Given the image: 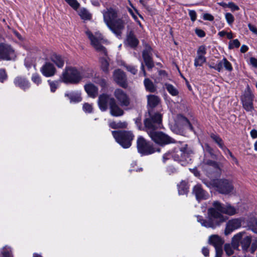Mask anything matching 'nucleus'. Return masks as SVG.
Returning a JSON list of instances; mask_svg holds the SVG:
<instances>
[{
	"label": "nucleus",
	"instance_id": "nucleus-3",
	"mask_svg": "<svg viewBox=\"0 0 257 257\" xmlns=\"http://www.w3.org/2000/svg\"><path fill=\"white\" fill-rule=\"evenodd\" d=\"M88 77L82 68L67 66L62 72L60 79L64 83L76 84L84 78Z\"/></svg>",
	"mask_w": 257,
	"mask_h": 257
},
{
	"label": "nucleus",
	"instance_id": "nucleus-15",
	"mask_svg": "<svg viewBox=\"0 0 257 257\" xmlns=\"http://www.w3.org/2000/svg\"><path fill=\"white\" fill-rule=\"evenodd\" d=\"M206 47L204 45L199 46L197 51V55L194 59V66L196 67L202 66L206 62Z\"/></svg>",
	"mask_w": 257,
	"mask_h": 257
},
{
	"label": "nucleus",
	"instance_id": "nucleus-40",
	"mask_svg": "<svg viewBox=\"0 0 257 257\" xmlns=\"http://www.w3.org/2000/svg\"><path fill=\"white\" fill-rule=\"evenodd\" d=\"M32 81L37 85L42 83L41 76L37 73L33 74L31 78Z\"/></svg>",
	"mask_w": 257,
	"mask_h": 257
},
{
	"label": "nucleus",
	"instance_id": "nucleus-43",
	"mask_svg": "<svg viewBox=\"0 0 257 257\" xmlns=\"http://www.w3.org/2000/svg\"><path fill=\"white\" fill-rule=\"evenodd\" d=\"M225 18L229 26H231L234 21V16L229 13H227L225 14Z\"/></svg>",
	"mask_w": 257,
	"mask_h": 257
},
{
	"label": "nucleus",
	"instance_id": "nucleus-9",
	"mask_svg": "<svg viewBox=\"0 0 257 257\" xmlns=\"http://www.w3.org/2000/svg\"><path fill=\"white\" fill-rule=\"evenodd\" d=\"M254 95L248 86L245 89L241 96V101L243 108L247 112H252L254 110L253 101Z\"/></svg>",
	"mask_w": 257,
	"mask_h": 257
},
{
	"label": "nucleus",
	"instance_id": "nucleus-33",
	"mask_svg": "<svg viewBox=\"0 0 257 257\" xmlns=\"http://www.w3.org/2000/svg\"><path fill=\"white\" fill-rule=\"evenodd\" d=\"M164 87L172 96H176L179 94L178 90L173 85L168 83H165L164 85Z\"/></svg>",
	"mask_w": 257,
	"mask_h": 257
},
{
	"label": "nucleus",
	"instance_id": "nucleus-17",
	"mask_svg": "<svg viewBox=\"0 0 257 257\" xmlns=\"http://www.w3.org/2000/svg\"><path fill=\"white\" fill-rule=\"evenodd\" d=\"M110 113L113 116H120L123 114V110L116 103L114 98L110 99V103L109 106Z\"/></svg>",
	"mask_w": 257,
	"mask_h": 257
},
{
	"label": "nucleus",
	"instance_id": "nucleus-24",
	"mask_svg": "<svg viewBox=\"0 0 257 257\" xmlns=\"http://www.w3.org/2000/svg\"><path fill=\"white\" fill-rule=\"evenodd\" d=\"M151 48L149 47L143 52V57L146 66L151 69L154 66L153 62L150 56Z\"/></svg>",
	"mask_w": 257,
	"mask_h": 257
},
{
	"label": "nucleus",
	"instance_id": "nucleus-57",
	"mask_svg": "<svg viewBox=\"0 0 257 257\" xmlns=\"http://www.w3.org/2000/svg\"><path fill=\"white\" fill-rule=\"evenodd\" d=\"M167 172L169 175H171L176 173L177 170L173 166H169L167 169Z\"/></svg>",
	"mask_w": 257,
	"mask_h": 257
},
{
	"label": "nucleus",
	"instance_id": "nucleus-42",
	"mask_svg": "<svg viewBox=\"0 0 257 257\" xmlns=\"http://www.w3.org/2000/svg\"><path fill=\"white\" fill-rule=\"evenodd\" d=\"M3 257H12L11 255V249L7 246H5L2 250Z\"/></svg>",
	"mask_w": 257,
	"mask_h": 257
},
{
	"label": "nucleus",
	"instance_id": "nucleus-54",
	"mask_svg": "<svg viewBox=\"0 0 257 257\" xmlns=\"http://www.w3.org/2000/svg\"><path fill=\"white\" fill-rule=\"evenodd\" d=\"M195 32L196 34L200 38L204 37L205 36V33L201 29H196Z\"/></svg>",
	"mask_w": 257,
	"mask_h": 257
},
{
	"label": "nucleus",
	"instance_id": "nucleus-36",
	"mask_svg": "<svg viewBox=\"0 0 257 257\" xmlns=\"http://www.w3.org/2000/svg\"><path fill=\"white\" fill-rule=\"evenodd\" d=\"M178 187V193L180 195H183L187 193L188 187L185 181H182Z\"/></svg>",
	"mask_w": 257,
	"mask_h": 257
},
{
	"label": "nucleus",
	"instance_id": "nucleus-13",
	"mask_svg": "<svg viewBox=\"0 0 257 257\" xmlns=\"http://www.w3.org/2000/svg\"><path fill=\"white\" fill-rule=\"evenodd\" d=\"M102 13L104 22L108 26L118 18L119 11L117 9L110 7L104 10Z\"/></svg>",
	"mask_w": 257,
	"mask_h": 257
},
{
	"label": "nucleus",
	"instance_id": "nucleus-23",
	"mask_svg": "<svg viewBox=\"0 0 257 257\" xmlns=\"http://www.w3.org/2000/svg\"><path fill=\"white\" fill-rule=\"evenodd\" d=\"M223 68L229 72H231L233 70L231 64L225 58H223L217 63V67L216 68V70L218 72H220Z\"/></svg>",
	"mask_w": 257,
	"mask_h": 257
},
{
	"label": "nucleus",
	"instance_id": "nucleus-49",
	"mask_svg": "<svg viewBox=\"0 0 257 257\" xmlns=\"http://www.w3.org/2000/svg\"><path fill=\"white\" fill-rule=\"evenodd\" d=\"M83 109L85 112L90 113L93 109L92 106L90 104L85 103L83 104Z\"/></svg>",
	"mask_w": 257,
	"mask_h": 257
},
{
	"label": "nucleus",
	"instance_id": "nucleus-2",
	"mask_svg": "<svg viewBox=\"0 0 257 257\" xmlns=\"http://www.w3.org/2000/svg\"><path fill=\"white\" fill-rule=\"evenodd\" d=\"M162 116L158 112H152L150 110L144 121L145 129L151 139L156 144L164 146L175 143L174 140L162 132L156 131L162 127Z\"/></svg>",
	"mask_w": 257,
	"mask_h": 257
},
{
	"label": "nucleus",
	"instance_id": "nucleus-64",
	"mask_svg": "<svg viewBox=\"0 0 257 257\" xmlns=\"http://www.w3.org/2000/svg\"><path fill=\"white\" fill-rule=\"evenodd\" d=\"M257 248V241L252 242L251 247V252L253 253Z\"/></svg>",
	"mask_w": 257,
	"mask_h": 257
},
{
	"label": "nucleus",
	"instance_id": "nucleus-48",
	"mask_svg": "<svg viewBox=\"0 0 257 257\" xmlns=\"http://www.w3.org/2000/svg\"><path fill=\"white\" fill-rule=\"evenodd\" d=\"M94 82L100 85L102 88H105L107 85L106 81L103 78H97Z\"/></svg>",
	"mask_w": 257,
	"mask_h": 257
},
{
	"label": "nucleus",
	"instance_id": "nucleus-50",
	"mask_svg": "<svg viewBox=\"0 0 257 257\" xmlns=\"http://www.w3.org/2000/svg\"><path fill=\"white\" fill-rule=\"evenodd\" d=\"M224 250L228 255H230L233 253V249L230 244H226L224 245Z\"/></svg>",
	"mask_w": 257,
	"mask_h": 257
},
{
	"label": "nucleus",
	"instance_id": "nucleus-62",
	"mask_svg": "<svg viewBox=\"0 0 257 257\" xmlns=\"http://www.w3.org/2000/svg\"><path fill=\"white\" fill-rule=\"evenodd\" d=\"M248 27L250 31L257 35V30L255 27L251 25L250 24H248Z\"/></svg>",
	"mask_w": 257,
	"mask_h": 257
},
{
	"label": "nucleus",
	"instance_id": "nucleus-31",
	"mask_svg": "<svg viewBox=\"0 0 257 257\" xmlns=\"http://www.w3.org/2000/svg\"><path fill=\"white\" fill-rule=\"evenodd\" d=\"M148 104L149 107L154 108L156 107L160 102V98L155 95H149L147 96Z\"/></svg>",
	"mask_w": 257,
	"mask_h": 257
},
{
	"label": "nucleus",
	"instance_id": "nucleus-63",
	"mask_svg": "<svg viewBox=\"0 0 257 257\" xmlns=\"http://www.w3.org/2000/svg\"><path fill=\"white\" fill-rule=\"evenodd\" d=\"M250 136L252 139L257 138V130L253 129L250 132Z\"/></svg>",
	"mask_w": 257,
	"mask_h": 257
},
{
	"label": "nucleus",
	"instance_id": "nucleus-5",
	"mask_svg": "<svg viewBox=\"0 0 257 257\" xmlns=\"http://www.w3.org/2000/svg\"><path fill=\"white\" fill-rule=\"evenodd\" d=\"M112 135L115 141L123 148H128L132 145L134 136L130 131H112Z\"/></svg>",
	"mask_w": 257,
	"mask_h": 257
},
{
	"label": "nucleus",
	"instance_id": "nucleus-25",
	"mask_svg": "<svg viewBox=\"0 0 257 257\" xmlns=\"http://www.w3.org/2000/svg\"><path fill=\"white\" fill-rule=\"evenodd\" d=\"M85 90L88 95L93 98L95 97L98 94V88L92 83L86 84L84 86Z\"/></svg>",
	"mask_w": 257,
	"mask_h": 257
},
{
	"label": "nucleus",
	"instance_id": "nucleus-55",
	"mask_svg": "<svg viewBox=\"0 0 257 257\" xmlns=\"http://www.w3.org/2000/svg\"><path fill=\"white\" fill-rule=\"evenodd\" d=\"M172 152H169L165 154L163 157V162L165 163L167 160H169L171 158H172Z\"/></svg>",
	"mask_w": 257,
	"mask_h": 257
},
{
	"label": "nucleus",
	"instance_id": "nucleus-52",
	"mask_svg": "<svg viewBox=\"0 0 257 257\" xmlns=\"http://www.w3.org/2000/svg\"><path fill=\"white\" fill-rule=\"evenodd\" d=\"M189 15L192 21L194 22L196 20V13L194 10H190L189 11Z\"/></svg>",
	"mask_w": 257,
	"mask_h": 257
},
{
	"label": "nucleus",
	"instance_id": "nucleus-22",
	"mask_svg": "<svg viewBox=\"0 0 257 257\" xmlns=\"http://www.w3.org/2000/svg\"><path fill=\"white\" fill-rule=\"evenodd\" d=\"M193 193L198 200L206 199L209 196V194L202 188L200 185H196L194 187Z\"/></svg>",
	"mask_w": 257,
	"mask_h": 257
},
{
	"label": "nucleus",
	"instance_id": "nucleus-61",
	"mask_svg": "<svg viewBox=\"0 0 257 257\" xmlns=\"http://www.w3.org/2000/svg\"><path fill=\"white\" fill-rule=\"evenodd\" d=\"M250 64L254 67L257 68V59L254 57H251L250 58Z\"/></svg>",
	"mask_w": 257,
	"mask_h": 257
},
{
	"label": "nucleus",
	"instance_id": "nucleus-19",
	"mask_svg": "<svg viewBox=\"0 0 257 257\" xmlns=\"http://www.w3.org/2000/svg\"><path fill=\"white\" fill-rule=\"evenodd\" d=\"M40 71L44 76L47 77L53 76L56 73L55 67L50 62H46L41 68Z\"/></svg>",
	"mask_w": 257,
	"mask_h": 257
},
{
	"label": "nucleus",
	"instance_id": "nucleus-6",
	"mask_svg": "<svg viewBox=\"0 0 257 257\" xmlns=\"http://www.w3.org/2000/svg\"><path fill=\"white\" fill-rule=\"evenodd\" d=\"M86 34L91 41V44L95 49L100 52L102 56H106L107 52L105 48L101 45L105 41L102 35L99 32H96L94 35L90 31H87Z\"/></svg>",
	"mask_w": 257,
	"mask_h": 257
},
{
	"label": "nucleus",
	"instance_id": "nucleus-59",
	"mask_svg": "<svg viewBox=\"0 0 257 257\" xmlns=\"http://www.w3.org/2000/svg\"><path fill=\"white\" fill-rule=\"evenodd\" d=\"M216 250L215 257H221L222 253V246L215 248Z\"/></svg>",
	"mask_w": 257,
	"mask_h": 257
},
{
	"label": "nucleus",
	"instance_id": "nucleus-60",
	"mask_svg": "<svg viewBox=\"0 0 257 257\" xmlns=\"http://www.w3.org/2000/svg\"><path fill=\"white\" fill-rule=\"evenodd\" d=\"M226 152H228V155L230 156V158H231L232 160L237 165L238 164V161L237 159L233 155L232 153L230 151L229 149L227 150V151H226Z\"/></svg>",
	"mask_w": 257,
	"mask_h": 257
},
{
	"label": "nucleus",
	"instance_id": "nucleus-56",
	"mask_svg": "<svg viewBox=\"0 0 257 257\" xmlns=\"http://www.w3.org/2000/svg\"><path fill=\"white\" fill-rule=\"evenodd\" d=\"M128 11L129 12V13H130V14L132 15V16L133 17V18H134V19L137 22V23L140 26H142V25H141V23L140 22V21L138 20V18L137 17V16H136L135 15V14L134 13L133 10L131 9H128Z\"/></svg>",
	"mask_w": 257,
	"mask_h": 257
},
{
	"label": "nucleus",
	"instance_id": "nucleus-16",
	"mask_svg": "<svg viewBox=\"0 0 257 257\" xmlns=\"http://www.w3.org/2000/svg\"><path fill=\"white\" fill-rule=\"evenodd\" d=\"M113 78L114 81L120 86L126 88L127 83L124 73L120 69L115 70L113 72Z\"/></svg>",
	"mask_w": 257,
	"mask_h": 257
},
{
	"label": "nucleus",
	"instance_id": "nucleus-18",
	"mask_svg": "<svg viewBox=\"0 0 257 257\" xmlns=\"http://www.w3.org/2000/svg\"><path fill=\"white\" fill-rule=\"evenodd\" d=\"M113 98L111 97L109 95L106 94H102L99 96L98 100V104L100 109L104 111L107 109L108 104L109 106L110 103V99Z\"/></svg>",
	"mask_w": 257,
	"mask_h": 257
},
{
	"label": "nucleus",
	"instance_id": "nucleus-12",
	"mask_svg": "<svg viewBox=\"0 0 257 257\" xmlns=\"http://www.w3.org/2000/svg\"><path fill=\"white\" fill-rule=\"evenodd\" d=\"M113 95L118 104L121 107H127L130 105L131 100L128 94L120 88L115 89Z\"/></svg>",
	"mask_w": 257,
	"mask_h": 257
},
{
	"label": "nucleus",
	"instance_id": "nucleus-37",
	"mask_svg": "<svg viewBox=\"0 0 257 257\" xmlns=\"http://www.w3.org/2000/svg\"><path fill=\"white\" fill-rule=\"evenodd\" d=\"M79 15L84 20H90L91 18L90 14L85 9H81L79 12Z\"/></svg>",
	"mask_w": 257,
	"mask_h": 257
},
{
	"label": "nucleus",
	"instance_id": "nucleus-7",
	"mask_svg": "<svg viewBox=\"0 0 257 257\" xmlns=\"http://www.w3.org/2000/svg\"><path fill=\"white\" fill-rule=\"evenodd\" d=\"M128 20V16L123 15L121 18H116L107 27L116 36H120L122 31L124 30Z\"/></svg>",
	"mask_w": 257,
	"mask_h": 257
},
{
	"label": "nucleus",
	"instance_id": "nucleus-30",
	"mask_svg": "<svg viewBox=\"0 0 257 257\" xmlns=\"http://www.w3.org/2000/svg\"><path fill=\"white\" fill-rule=\"evenodd\" d=\"M176 122L179 125L186 126L191 130H193L192 126L189 120L182 115L179 114L177 115Z\"/></svg>",
	"mask_w": 257,
	"mask_h": 257
},
{
	"label": "nucleus",
	"instance_id": "nucleus-39",
	"mask_svg": "<svg viewBox=\"0 0 257 257\" xmlns=\"http://www.w3.org/2000/svg\"><path fill=\"white\" fill-rule=\"evenodd\" d=\"M110 126L113 128H125L127 126V123L126 122H113L110 124Z\"/></svg>",
	"mask_w": 257,
	"mask_h": 257
},
{
	"label": "nucleus",
	"instance_id": "nucleus-29",
	"mask_svg": "<svg viewBox=\"0 0 257 257\" xmlns=\"http://www.w3.org/2000/svg\"><path fill=\"white\" fill-rule=\"evenodd\" d=\"M51 60L59 68L63 67L64 65L65 61L64 59L61 56L55 53L51 55Z\"/></svg>",
	"mask_w": 257,
	"mask_h": 257
},
{
	"label": "nucleus",
	"instance_id": "nucleus-10",
	"mask_svg": "<svg viewBox=\"0 0 257 257\" xmlns=\"http://www.w3.org/2000/svg\"><path fill=\"white\" fill-rule=\"evenodd\" d=\"M243 232H239L234 235L232 239V245L234 248H237L240 242L242 249L246 251L250 245L251 238L250 236H246L243 238Z\"/></svg>",
	"mask_w": 257,
	"mask_h": 257
},
{
	"label": "nucleus",
	"instance_id": "nucleus-58",
	"mask_svg": "<svg viewBox=\"0 0 257 257\" xmlns=\"http://www.w3.org/2000/svg\"><path fill=\"white\" fill-rule=\"evenodd\" d=\"M203 19L205 20H208L210 21H212L214 20V17L211 14L206 13V14H204L203 15Z\"/></svg>",
	"mask_w": 257,
	"mask_h": 257
},
{
	"label": "nucleus",
	"instance_id": "nucleus-44",
	"mask_svg": "<svg viewBox=\"0 0 257 257\" xmlns=\"http://www.w3.org/2000/svg\"><path fill=\"white\" fill-rule=\"evenodd\" d=\"M73 9L77 10L79 7V4L76 0H65Z\"/></svg>",
	"mask_w": 257,
	"mask_h": 257
},
{
	"label": "nucleus",
	"instance_id": "nucleus-51",
	"mask_svg": "<svg viewBox=\"0 0 257 257\" xmlns=\"http://www.w3.org/2000/svg\"><path fill=\"white\" fill-rule=\"evenodd\" d=\"M228 8L233 12L238 11L239 9V7L233 2L228 3Z\"/></svg>",
	"mask_w": 257,
	"mask_h": 257
},
{
	"label": "nucleus",
	"instance_id": "nucleus-47",
	"mask_svg": "<svg viewBox=\"0 0 257 257\" xmlns=\"http://www.w3.org/2000/svg\"><path fill=\"white\" fill-rule=\"evenodd\" d=\"M8 78L6 70L4 69H0V82H4Z\"/></svg>",
	"mask_w": 257,
	"mask_h": 257
},
{
	"label": "nucleus",
	"instance_id": "nucleus-53",
	"mask_svg": "<svg viewBox=\"0 0 257 257\" xmlns=\"http://www.w3.org/2000/svg\"><path fill=\"white\" fill-rule=\"evenodd\" d=\"M127 71H130L133 74H136L137 72V70L135 67L131 65L126 66Z\"/></svg>",
	"mask_w": 257,
	"mask_h": 257
},
{
	"label": "nucleus",
	"instance_id": "nucleus-11",
	"mask_svg": "<svg viewBox=\"0 0 257 257\" xmlns=\"http://www.w3.org/2000/svg\"><path fill=\"white\" fill-rule=\"evenodd\" d=\"M137 148L139 152L143 155H149L156 152L152 145L141 136L138 138Z\"/></svg>",
	"mask_w": 257,
	"mask_h": 257
},
{
	"label": "nucleus",
	"instance_id": "nucleus-34",
	"mask_svg": "<svg viewBox=\"0 0 257 257\" xmlns=\"http://www.w3.org/2000/svg\"><path fill=\"white\" fill-rule=\"evenodd\" d=\"M202 164L204 165H207L209 167H212L214 169L220 170L218 163L214 161L210 160L207 159L206 155H204V158L203 159Z\"/></svg>",
	"mask_w": 257,
	"mask_h": 257
},
{
	"label": "nucleus",
	"instance_id": "nucleus-21",
	"mask_svg": "<svg viewBox=\"0 0 257 257\" xmlns=\"http://www.w3.org/2000/svg\"><path fill=\"white\" fill-rule=\"evenodd\" d=\"M14 83L16 86L25 90L30 88L31 84L29 80L25 77L18 76L14 79Z\"/></svg>",
	"mask_w": 257,
	"mask_h": 257
},
{
	"label": "nucleus",
	"instance_id": "nucleus-46",
	"mask_svg": "<svg viewBox=\"0 0 257 257\" xmlns=\"http://www.w3.org/2000/svg\"><path fill=\"white\" fill-rule=\"evenodd\" d=\"M48 82L49 84L51 92H54L58 87V82L57 81H51L50 80H48Z\"/></svg>",
	"mask_w": 257,
	"mask_h": 257
},
{
	"label": "nucleus",
	"instance_id": "nucleus-26",
	"mask_svg": "<svg viewBox=\"0 0 257 257\" xmlns=\"http://www.w3.org/2000/svg\"><path fill=\"white\" fill-rule=\"evenodd\" d=\"M126 44L131 47H136L139 44V40L132 31L130 32L127 35Z\"/></svg>",
	"mask_w": 257,
	"mask_h": 257
},
{
	"label": "nucleus",
	"instance_id": "nucleus-4",
	"mask_svg": "<svg viewBox=\"0 0 257 257\" xmlns=\"http://www.w3.org/2000/svg\"><path fill=\"white\" fill-rule=\"evenodd\" d=\"M204 183L209 188H214L221 194H229L233 191L234 188L232 181L225 179H213L210 182Z\"/></svg>",
	"mask_w": 257,
	"mask_h": 257
},
{
	"label": "nucleus",
	"instance_id": "nucleus-1",
	"mask_svg": "<svg viewBox=\"0 0 257 257\" xmlns=\"http://www.w3.org/2000/svg\"><path fill=\"white\" fill-rule=\"evenodd\" d=\"M236 212V209L229 204H223L218 201L212 203V207L208 210V218L204 219L202 216H197V221L202 226L214 228L227 219L223 213L233 215Z\"/></svg>",
	"mask_w": 257,
	"mask_h": 257
},
{
	"label": "nucleus",
	"instance_id": "nucleus-32",
	"mask_svg": "<svg viewBox=\"0 0 257 257\" xmlns=\"http://www.w3.org/2000/svg\"><path fill=\"white\" fill-rule=\"evenodd\" d=\"M211 139L218 145L221 149L226 153L228 149L224 145L222 140L217 135L212 134L210 136Z\"/></svg>",
	"mask_w": 257,
	"mask_h": 257
},
{
	"label": "nucleus",
	"instance_id": "nucleus-27",
	"mask_svg": "<svg viewBox=\"0 0 257 257\" xmlns=\"http://www.w3.org/2000/svg\"><path fill=\"white\" fill-rule=\"evenodd\" d=\"M209 243L213 245L215 248L221 247L223 243V241L219 236L217 235H212L210 236L208 240Z\"/></svg>",
	"mask_w": 257,
	"mask_h": 257
},
{
	"label": "nucleus",
	"instance_id": "nucleus-14",
	"mask_svg": "<svg viewBox=\"0 0 257 257\" xmlns=\"http://www.w3.org/2000/svg\"><path fill=\"white\" fill-rule=\"evenodd\" d=\"M16 57V54L12 47L7 44H0V58L6 60H13Z\"/></svg>",
	"mask_w": 257,
	"mask_h": 257
},
{
	"label": "nucleus",
	"instance_id": "nucleus-35",
	"mask_svg": "<svg viewBox=\"0 0 257 257\" xmlns=\"http://www.w3.org/2000/svg\"><path fill=\"white\" fill-rule=\"evenodd\" d=\"M144 85L146 89L151 92H154L156 90V87L153 82L148 78L144 80Z\"/></svg>",
	"mask_w": 257,
	"mask_h": 257
},
{
	"label": "nucleus",
	"instance_id": "nucleus-38",
	"mask_svg": "<svg viewBox=\"0 0 257 257\" xmlns=\"http://www.w3.org/2000/svg\"><path fill=\"white\" fill-rule=\"evenodd\" d=\"M101 67L102 70L105 72H108L109 63L105 58H101L100 59Z\"/></svg>",
	"mask_w": 257,
	"mask_h": 257
},
{
	"label": "nucleus",
	"instance_id": "nucleus-28",
	"mask_svg": "<svg viewBox=\"0 0 257 257\" xmlns=\"http://www.w3.org/2000/svg\"><path fill=\"white\" fill-rule=\"evenodd\" d=\"M65 96L68 97L70 102H78L81 101V94L79 91L66 93Z\"/></svg>",
	"mask_w": 257,
	"mask_h": 257
},
{
	"label": "nucleus",
	"instance_id": "nucleus-8",
	"mask_svg": "<svg viewBox=\"0 0 257 257\" xmlns=\"http://www.w3.org/2000/svg\"><path fill=\"white\" fill-rule=\"evenodd\" d=\"M185 146L172 152V157L174 160L179 162L182 166H186L191 161L189 151L187 148V145Z\"/></svg>",
	"mask_w": 257,
	"mask_h": 257
},
{
	"label": "nucleus",
	"instance_id": "nucleus-41",
	"mask_svg": "<svg viewBox=\"0 0 257 257\" xmlns=\"http://www.w3.org/2000/svg\"><path fill=\"white\" fill-rule=\"evenodd\" d=\"M204 150L209 154L212 159H215L216 158V155L213 153V149L208 144H206L205 145Z\"/></svg>",
	"mask_w": 257,
	"mask_h": 257
},
{
	"label": "nucleus",
	"instance_id": "nucleus-20",
	"mask_svg": "<svg viewBox=\"0 0 257 257\" xmlns=\"http://www.w3.org/2000/svg\"><path fill=\"white\" fill-rule=\"evenodd\" d=\"M241 225V221L239 219H233L229 220L226 224L225 234L228 235L233 230L239 228Z\"/></svg>",
	"mask_w": 257,
	"mask_h": 257
},
{
	"label": "nucleus",
	"instance_id": "nucleus-45",
	"mask_svg": "<svg viewBox=\"0 0 257 257\" xmlns=\"http://www.w3.org/2000/svg\"><path fill=\"white\" fill-rule=\"evenodd\" d=\"M240 46V42L237 39H234L229 43V49H231L234 48H238Z\"/></svg>",
	"mask_w": 257,
	"mask_h": 257
}]
</instances>
